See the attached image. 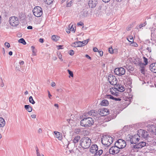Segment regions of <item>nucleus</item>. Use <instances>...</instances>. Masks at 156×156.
<instances>
[{
  "label": "nucleus",
  "mask_w": 156,
  "mask_h": 156,
  "mask_svg": "<svg viewBox=\"0 0 156 156\" xmlns=\"http://www.w3.org/2000/svg\"><path fill=\"white\" fill-rule=\"evenodd\" d=\"M147 130L150 135L153 137L152 140L150 141V144L156 146V123L149 124L147 126Z\"/></svg>",
  "instance_id": "f257e3e1"
},
{
  "label": "nucleus",
  "mask_w": 156,
  "mask_h": 156,
  "mask_svg": "<svg viewBox=\"0 0 156 156\" xmlns=\"http://www.w3.org/2000/svg\"><path fill=\"white\" fill-rule=\"evenodd\" d=\"M94 123L93 119L90 117L84 118L80 121V125L85 127H88L91 126Z\"/></svg>",
  "instance_id": "f03ea898"
},
{
  "label": "nucleus",
  "mask_w": 156,
  "mask_h": 156,
  "mask_svg": "<svg viewBox=\"0 0 156 156\" xmlns=\"http://www.w3.org/2000/svg\"><path fill=\"white\" fill-rule=\"evenodd\" d=\"M91 140L88 137H84L82 138L80 141V145L83 148H88L91 144Z\"/></svg>",
  "instance_id": "7ed1b4c3"
},
{
  "label": "nucleus",
  "mask_w": 156,
  "mask_h": 156,
  "mask_svg": "<svg viewBox=\"0 0 156 156\" xmlns=\"http://www.w3.org/2000/svg\"><path fill=\"white\" fill-rule=\"evenodd\" d=\"M113 141V138L109 136L105 135L101 138V143L106 147L109 146Z\"/></svg>",
  "instance_id": "20e7f679"
},
{
  "label": "nucleus",
  "mask_w": 156,
  "mask_h": 156,
  "mask_svg": "<svg viewBox=\"0 0 156 156\" xmlns=\"http://www.w3.org/2000/svg\"><path fill=\"white\" fill-rule=\"evenodd\" d=\"M34 15L37 17H40L42 15L43 11L42 8L40 6L35 7L32 10Z\"/></svg>",
  "instance_id": "39448f33"
},
{
  "label": "nucleus",
  "mask_w": 156,
  "mask_h": 156,
  "mask_svg": "<svg viewBox=\"0 0 156 156\" xmlns=\"http://www.w3.org/2000/svg\"><path fill=\"white\" fill-rule=\"evenodd\" d=\"M139 138L138 135L137 134L133 136L129 135L127 136V139L128 141H130L131 144H133L136 143L139 141Z\"/></svg>",
  "instance_id": "423d86ee"
},
{
  "label": "nucleus",
  "mask_w": 156,
  "mask_h": 156,
  "mask_svg": "<svg viewBox=\"0 0 156 156\" xmlns=\"http://www.w3.org/2000/svg\"><path fill=\"white\" fill-rule=\"evenodd\" d=\"M9 22L10 24L13 27H16L19 23L18 18L16 16L10 17L9 19Z\"/></svg>",
  "instance_id": "0eeeda50"
},
{
  "label": "nucleus",
  "mask_w": 156,
  "mask_h": 156,
  "mask_svg": "<svg viewBox=\"0 0 156 156\" xmlns=\"http://www.w3.org/2000/svg\"><path fill=\"white\" fill-rule=\"evenodd\" d=\"M115 145L119 149H122L126 147V143L125 141L122 139H119L115 143Z\"/></svg>",
  "instance_id": "6e6552de"
},
{
  "label": "nucleus",
  "mask_w": 156,
  "mask_h": 156,
  "mask_svg": "<svg viewBox=\"0 0 156 156\" xmlns=\"http://www.w3.org/2000/svg\"><path fill=\"white\" fill-rule=\"evenodd\" d=\"M125 70L122 67L117 68L114 70L115 73L118 76H121L123 75L125 73Z\"/></svg>",
  "instance_id": "1a4fd4ad"
},
{
  "label": "nucleus",
  "mask_w": 156,
  "mask_h": 156,
  "mask_svg": "<svg viewBox=\"0 0 156 156\" xmlns=\"http://www.w3.org/2000/svg\"><path fill=\"white\" fill-rule=\"evenodd\" d=\"M108 80L112 85H115L117 83V80L115 77L112 74H109L108 76Z\"/></svg>",
  "instance_id": "9d476101"
},
{
  "label": "nucleus",
  "mask_w": 156,
  "mask_h": 156,
  "mask_svg": "<svg viewBox=\"0 0 156 156\" xmlns=\"http://www.w3.org/2000/svg\"><path fill=\"white\" fill-rule=\"evenodd\" d=\"M108 110L106 108H102L98 109V112L101 116H105L109 114Z\"/></svg>",
  "instance_id": "9b49d317"
},
{
  "label": "nucleus",
  "mask_w": 156,
  "mask_h": 156,
  "mask_svg": "<svg viewBox=\"0 0 156 156\" xmlns=\"http://www.w3.org/2000/svg\"><path fill=\"white\" fill-rule=\"evenodd\" d=\"M119 151V149L115 145L109 149V153L110 154H118Z\"/></svg>",
  "instance_id": "f8f14e48"
},
{
  "label": "nucleus",
  "mask_w": 156,
  "mask_h": 156,
  "mask_svg": "<svg viewBox=\"0 0 156 156\" xmlns=\"http://www.w3.org/2000/svg\"><path fill=\"white\" fill-rule=\"evenodd\" d=\"M88 15V12L86 9H84L79 13L80 18H82L87 17Z\"/></svg>",
  "instance_id": "ddd939ff"
},
{
  "label": "nucleus",
  "mask_w": 156,
  "mask_h": 156,
  "mask_svg": "<svg viewBox=\"0 0 156 156\" xmlns=\"http://www.w3.org/2000/svg\"><path fill=\"white\" fill-rule=\"evenodd\" d=\"M146 143L145 142L142 141L140 142L135 145L133 146V148L134 149L141 148L146 146Z\"/></svg>",
  "instance_id": "4468645a"
},
{
  "label": "nucleus",
  "mask_w": 156,
  "mask_h": 156,
  "mask_svg": "<svg viewBox=\"0 0 156 156\" xmlns=\"http://www.w3.org/2000/svg\"><path fill=\"white\" fill-rule=\"evenodd\" d=\"M98 150V147L96 144H94L91 145L90 148V151L93 154L95 153Z\"/></svg>",
  "instance_id": "2eb2a0df"
},
{
  "label": "nucleus",
  "mask_w": 156,
  "mask_h": 156,
  "mask_svg": "<svg viewBox=\"0 0 156 156\" xmlns=\"http://www.w3.org/2000/svg\"><path fill=\"white\" fill-rule=\"evenodd\" d=\"M97 2L95 0H89L88 4L90 7L93 8L96 5Z\"/></svg>",
  "instance_id": "dca6fc26"
},
{
  "label": "nucleus",
  "mask_w": 156,
  "mask_h": 156,
  "mask_svg": "<svg viewBox=\"0 0 156 156\" xmlns=\"http://www.w3.org/2000/svg\"><path fill=\"white\" fill-rule=\"evenodd\" d=\"M110 92L113 95L117 96L118 95V92H117L116 87H112L110 89Z\"/></svg>",
  "instance_id": "f3484780"
},
{
  "label": "nucleus",
  "mask_w": 156,
  "mask_h": 156,
  "mask_svg": "<svg viewBox=\"0 0 156 156\" xmlns=\"http://www.w3.org/2000/svg\"><path fill=\"white\" fill-rule=\"evenodd\" d=\"M150 69L151 71L156 73V63H153L150 66Z\"/></svg>",
  "instance_id": "a211bd4d"
},
{
  "label": "nucleus",
  "mask_w": 156,
  "mask_h": 156,
  "mask_svg": "<svg viewBox=\"0 0 156 156\" xmlns=\"http://www.w3.org/2000/svg\"><path fill=\"white\" fill-rule=\"evenodd\" d=\"M54 133L55 135V137L59 140H61L62 139V136L61 133L57 131H54Z\"/></svg>",
  "instance_id": "6ab92c4d"
},
{
  "label": "nucleus",
  "mask_w": 156,
  "mask_h": 156,
  "mask_svg": "<svg viewBox=\"0 0 156 156\" xmlns=\"http://www.w3.org/2000/svg\"><path fill=\"white\" fill-rule=\"evenodd\" d=\"M105 98L108 99H111L113 100H115V101H120L121 99L119 98H114L113 96L110 95H106L105 96Z\"/></svg>",
  "instance_id": "aec40b11"
},
{
  "label": "nucleus",
  "mask_w": 156,
  "mask_h": 156,
  "mask_svg": "<svg viewBox=\"0 0 156 156\" xmlns=\"http://www.w3.org/2000/svg\"><path fill=\"white\" fill-rule=\"evenodd\" d=\"M116 87L117 91L122 92L125 90V87L124 86L120 85L118 86L117 85Z\"/></svg>",
  "instance_id": "412c9836"
},
{
  "label": "nucleus",
  "mask_w": 156,
  "mask_h": 156,
  "mask_svg": "<svg viewBox=\"0 0 156 156\" xmlns=\"http://www.w3.org/2000/svg\"><path fill=\"white\" fill-rule=\"evenodd\" d=\"M108 102L107 100L104 99L100 103V105L102 106H107L108 105Z\"/></svg>",
  "instance_id": "4be33fe9"
},
{
  "label": "nucleus",
  "mask_w": 156,
  "mask_h": 156,
  "mask_svg": "<svg viewBox=\"0 0 156 156\" xmlns=\"http://www.w3.org/2000/svg\"><path fill=\"white\" fill-rule=\"evenodd\" d=\"M5 124V122L4 119L3 118L0 117V128L3 127Z\"/></svg>",
  "instance_id": "5701e85b"
},
{
  "label": "nucleus",
  "mask_w": 156,
  "mask_h": 156,
  "mask_svg": "<svg viewBox=\"0 0 156 156\" xmlns=\"http://www.w3.org/2000/svg\"><path fill=\"white\" fill-rule=\"evenodd\" d=\"M132 79L130 77H128L126 78L125 79V81H126L127 84L130 86L132 83Z\"/></svg>",
  "instance_id": "b1692460"
},
{
  "label": "nucleus",
  "mask_w": 156,
  "mask_h": 156,
  "mask_svg": "<svg viewBox=\"0 0 156 156\" xmlns=\"http://www.w3.org/2000/svg\"><path fill=\"white\" fill-rule=\"evenodd\" d=\"M24 108L29 112H31L32 111V107L30 106L29 105H25L24 106Z\"/></svg>",
  "instance_id": "393cba45"
},
{
  "label": "nucleus",
  "mask_w": 156,
  "mask_h": 156,
  "mask_svg": "<svg viewBox=\"0 0 156 156\" xmlns=\"http://www.w3.org/2000/svg\"><path fill=\"white\" fill-rule=\"evenodd\" d=\"M80 42V41L75 42L74 43H72V46L74 47H82V45L81 44L78 43Z\"/></svg>",
  "instance_id": "a878e982"
},
{
  "label": "nucleus",
  "mask_w": 156,
  "mask_h": 156,
  "mask_svg": "<svg viewBox=\"0 0 156 156\" xmlns=\"http://www.w3.org/2000/svg\"><path fill=\"white\" fill-rule=\"evenodd\" d=\"M103 151L102 150H100L97 151L95 152L94 156H100L103 153Z\"/></svg>",
  "instance_id": "bb28decb"
},
{
  "label": "nucleus",
  "mask_w": 156,
  "mask_h": 156,
  "mask_svg": "<svg viewBox=\"0 0 156 156\" xmlns=\"http://www.w3.org/2000/svg\"><path fill=\"white\" fill-rule=\"evenodd\" d=\"M31 48L32 50V55L34 56L36 55V53L37 52V50L33 46H32L31 47Z\"/></svg>",
  "instance_id": "cd10ccee"
},
{
  "label": "nucleus",
  "mask_w": 156,
  "mask_h": 156,
  "mask_svg": "<svg viewBox=\"0 0 156 156\" xmlns=\"http://www.w3.org/2000/svg\"><path fill=\"white\" fill-rule=\"evenodd\" d=\"M149 132H147V131H146L144 130L141 136V137L144 138H147L149 135Z\"/></svg>",
  "instance_id": "c85d7f7f"
},
{
  "label": "nucleus",
  "mask_w": 156,
  "mask_h": 156,
  "mask_svg": "<svg viewBox=\"0 0 156 156\" xmlns=\"http://www.w3.org/2000/svg\"><path fill=\"white\" fill-rule=\"evenodd\" d=\"M144 131V130L141 129L139 130L138 131V132L137 135H138L139 137V138L140 137L141 138V136H142L143 133Z\"/></svg>",
  "instance_id": "c756f323"
},
{
  "label": "nucleus",
  "mask_w": 156,
  "mask_h": 156,
  "mask_svg": "<svg viewBox=\"0 0 156 156\" xmlns=\"http://www.w3.org/2000/svg\"><path fill=\"white\" fill-rule=\"evenodd\" d=\"M89 41V40L88 39L86 40L85 41H80L78 43H80L82 45V47L83 46V45H86L87 44Z\"/></svg>",
  "instance_id": "7c9ffc66"
},
{
  "label": "nucleus",
  "mask_w": 156,
  "mask_h": 156,
  "mask_svg": "<svg viewBox=\"0 0 156 156\" xmlns=\"http://www.w3.org/2000/svg\"><path fill=\"white\" fill-rule=\"evenodd\" d=\"M80 139V136H77L75 137L73 140L74 143L75 144L77 143Z\"/></svg>",
  "instance_id": "2f4dec72"
},
{
  "label": "nucleus",
  "mask_w": 156,
  "mask_h": 156,
  "mask_svg": "<svg viewBox=\"0 0 156 156\" xmlns=\"http://www.w3.org/2000/svg\"><path fill=\"white\" fill-rule=\"evenodd\" d=\"M59 37L57 36L53 35L52 36V39L55 41H57L59 39Z\"/></svg>",
  "instance_id": "473e14b6"
},
{
  "label": "nucleus",
  "mask_w": 156,
  "mask_h": 156,
  "mask_svg": "<svg viewBox=\"0 0 156 156\" xmlns=\"http://www.w3.org/2000/svg\"><path fill=\"white\" fill-rule=\"evenodd\" d=\"M36 151L37 156H44L43 154L40 153L37 147H36Z\"/></svg>",
  "instance_id": "72a5a7b5"
},
{
  "label": "nucleus",
  "mask_w": 156,
  "mask_h": 156,
  "mask_svg": "<svg viewBox=\"0 0 156 156\" xmlns=\"http://www.w3.org/2000/svg\"><path fill=\"white\" fill-rule=\"evenodd\" d=\"M127 40L130 42H133V39L132 36H129L127 38Z\"/></svg>",
  "instance_id": "f704fd0d"
},
{
  "label": "nucleus",
  "mask_w": 156,
  "mask_h": 156,
  "mask_svg": "<svg viewBox=\"0 0 156 156\" xmlns=\"http://www.w3.org/2000/svg\"><path fill=\"white\" fill-rule=\"evenodd\" d=\"M19 42L22 43L24 45H25L26 44V43L25 40L23 38L20 39L19 40Z\"/></svg>",
  "instance_id": "c9c22d12"
},
{
  "label": "nucleus",
  "mask_w": 156,
  "mask_h": 156,
  "mask_svg": "<svg viewBox=\"0 0 156 156\" xmlns=\"http://www.w3.org/2000/svg\"><path fill=\"white\" fill-rule=\"evenodd\" d=\"M29 101L30 103L32 104H34L35 103V101L34 100L32 96H30L29 97Z\"/></svg>",
  "instance_id": "e433bc0d"
},
{
  "label": "nucleus",
  "mask_w": 156,
  "mask_h": 156,
  "mask_svg": "<svg viewBox=\"0 0 156 156\" xmlns=\"http://www.w3.org/2000/svg\"><path fill=\"white\" fill-rule=\"evenodd\" d=\"M88 114L89 115H92L93 116L94 115L95 112L94 110H90L88 112Z\"/></svg>",
  "instance_id": "4c0bfd02"
},
{
  "label": "nucleus",
  "mask_w": 156,
  "mask_h": 156,
  "mask_svg": "<svg viewBox=\"0 0 156 156\" xmlns=\"http://www.w3.org/2000/svg\"><path fill=\"white\" fill-rule=\"evenodd\" d=\"M143 58L144 59V62L145 63L144 64V66H146L148 64V62L147 59L145 57H143Z\"/></svg>",
  "instance_id": "58836bf2"
},
{
  "label": "nucleus",
  "mask_w": 156,
  "mask_h": 156,
  "mask_svg": "<svg viewBox=\"0 0 156 156\" xmlns=\"http://www.w3.org/2000/svg\"><path fill=\"white\" fill-rule=\"evenodd\" d=\"M46 4L48 5H50L51 4L54 0H44Z\"/></svg>",
  "instance_id": "ea45409f"
},
{
  "label": "nucleus",
  "mask_w": 156,
  "mask_h": 156,
  "mask_svg": "<svg viewBox=\"0 0 156 156\" xmlns=\"http://www.w3.org/2000/svg\"><path fill=\"white\" fill-rule=\"evenodd\" d=\"M72 25V27L70 28V30L73 32V33H74L76 30L75 27L73 26V25Z\"/></svg>",
  "instance_id": "a19ab883"
},
{
  "label": "nucleus",
  "mask_w": 156,
  "mask_h": 156,
  "mask_svg": "<svg viewBox=\"0 0 156 156\" xmlns=\"http://www.w3.org/2000/svg\"><path fill=\"white\" fill-rule=\"evenodd\" d=\"M147 24V23L146 22H144L143 23H141L139 26V27L140 28H141L142 27H143L145 26Z\"/></svg>",
  "instance_id": "79ce46f5"
},
{
  "label": "nucleus",
  "mask_w": 156,
  "mask_h": 156,
  "mask_svg": "<svg viewBox=\"0 0 156 156\" xmlns=\"http://www.w3.org/2000/svg\"><path fill=\"white\" fill-rule=\"evenodd\" d=\"M67 71H68L69 74L70 75V76H71L72 77H73V72L70 71L69 69H68Z\"/></svg>",
  "instance_id": "37998d69"
},
{
  "label": "nucleus",
  "mask_w": 156,
  "mask_h": 156,
  "mask_svg": "<svg viewBox=\"0 0 156 156\" xmlns=\"http://www.w3.org/2000/svg\"><path fill=\"white\" fill-rule=\"evenodd\" d=\"M72 4V2L70 1L69 2H67L66 6L68 7H70L71 6Z\"/></svg>",
  "instance_id": "c03bdc74"
},
{
  "label": "nucleus",
  "mask_w": 156,
  "mask_h": 156,
  "mask_svg": "<svg viewBox=\"0 0 156 156\" xmlns=\"http://www.w3.org/2000/svg\"><path fill=\"white\" fill-rule=\"evenodd\" d=\"M81 129H75L74 132L76 133H79L80 132Z\"/></svg>",
  "instance_id": "a18cd8bd"
},
{
  "label": "nucleus",
  "mask_w": 156,
  "mask_h": 156,
  "mask_svg": "<svg viewBox=\"0 0 156 156\" xmlns=\"http://www.w3.org/2000/svg\"><path fill=\"white\" fill-rule=\"evenodd\" d=\"M69 55L71 56L73 55L74 54V51L72 50H70L69 51Z\"/></svg>",
  "instance_id": "49530a36"
},
{
  "label": "nucleus",
  "mask_w": 156,
  "mask_h": 156,
  "mask_svg": "<svg viewBox=\"0 0 156 156\" xmlns=\"http://www.w3.org/2000/svg\"><path fill=\"white\" fill-rule=\"evenodd\" d=\"M108 51L109 53L111 54L113 53V50L112 47L109 48Z\"/></svg>",
  "instance_id": "de8ad7c7"
},
{
  "label": "nucleus",
  "mask_w": 156,
  "mask_h": 156,
  "mask_svg": "<svg viewBox=\"0 0 156 156\" xmlns=\"http://www.w3.org/2000/svg\"><path fill=\"white\" fill-rule=\"evenodd\" d=\"M5 46H6L8 48H9V47H10V44H9V43L7 42H6L5 44Z\"/></svg>",
  "instance_id": "09e8293b"
},
{
  "label": "nucleus",
  "mask_w": 156,
  "mask_h": 156,
  "mask_svg": "<svg viewBox=\"0 0 156 156\" xmlns=\"http://www.w3.org/2000/svg\"><path fill=\"white\" fill-rule=\"evenodd\" d=\"M141 73L143 74H144L145 73V71H144V67L141 68L140 69Z\"/></svg>",
  "instance_id": "8fccbe9b"
},
{
  "label": "nucleus",
  "mask_w": 156,
  "mask_h": 156,
  "mask_svg": "<svg viewBox=\"0 0 156 156\" xmlns=\"http://www.w3.org/2000/svg\"><path fill=\"white\" fill-rule=\"evenodd\" d=\"M146 50L148 51L149 52H151V47H147L146 48Z\"/></svg>",
  "instance_id": "3c124183"
},
{
  "label": "nucleus",
  "mask_w": 156,
  "mask_h": 156,
  "mask_svg": "<svg viewBox=\"0 0 156 156\" xmlns=\"http://www.w3.org/2000/svg\"><path fill=\"white\" fill-rule=\"evenodd\" d=\"M1 83L0 84V86H1V87H3L4 86V83L3 82L2 80V78H1Z\"/></svg>",
  "instance_id": "603ef678"
},
{
  "label": "nucleus",
  "mask_w": 156,
  "mask_h": 156,
  "mask_svg": "<svg viewBox=\"0 0 156 156\" xmlns=\"http://www.w3.org/2000/svg\"><path fill=\"white\" fill-rule=\"evenodd\" d=\"M78 25L82 26L83 25V22H80L77 23V24Z\"/></svg>",
  "instance_id": "864d4df0"
},
{
  "label": "nucleus",
  "mask_w": 156,
  "mask_h": 156,
  "mask_svg": "<svg viewBox=\"0 0 156 156\" xmlns=\"http://www.w3.org/2000/svg\"><path fill=\"white\" fill-rule=\"evenodd\" d=\"M62 55H61L60 53L59 54V55H58V58H59V59H60V60H61L62 61L63 60L62 59Z\"/></svg>",
  "instance_id": "5fc2aeb1"
},
{
  "label": "nucleus",
  "mask_w": 156,
  "mask_h": 156,
  "mask_svg": "<svg viewBox=\"0 0 156 156\" xmlns=\"http://www.w3.org/2000/svg\"><path fill=\"white\" fill-rule=\"evenodd\" d=\"M131 26H128V27L126 28V30L127 31H129L131 29Z\"/></svg>",
  "instance_id": "6e6d98bb"
},
{
  "label": "nucleus",
  "mask_w": 156,
  "mask_h": 156,
  "mask_svg": "<svg viewBox=\"0 0 156 156\" xmlns=\"http://www.w3.org/2000/svg\"><path fill=\"white\" fill-rule=\"evenodd\" d=\"M36 115L35 114H33L31 115V117L32 118L35 119L36 118Z\"/></svg>",
  "instance_id": "4d7b16f0"
},
{
  "label": "nucleus",
  "mask_w": 156,
  "mask_h": 156,
  "mask_svg": "<svg viewBox=\"0 0 156 156\" xmlns=\"http://www.w3.org/2000/svg\"><path fill=\"white\" fill-rule=\"evenodd\" d=\"M99 53L100 56H102L103 55V52L102 51H100Z\"/></svg>",
  "instance_id": "13d9d810"
},
{
  "label": "nucleus",
  "mask_w": 156,
  "mask_h": 156,
  "mask_svg": "<svg viewBox=\"0 0 156 156\" xmlns=\"http://www.w3.org/2000/svg\"><path fill=\"white\" fill-rule=\"evenodd\" d=\"M93 50L94 52H96L98 51V49L96 48H94L93 49Z\"/></svg>",
  "instance_id": "bf43d9fd"
},
{
  "label": "nucleus",
  "mask_w": 156,
  "mask_h": 156,
  "mask_svg": "<svg viewBox=\"0 0 156 156\" xmlns=\"http://www.w3.org/2000/svg\"><path fill=\"white\" fill-rule=\"evenodd\" d=\"M51 85L52 87H54L55 86V83L54 82H52L51 83Z\"/></svg>",
  "instance_id": "052dcab7"
},
{
  "label": "nucleus",
  "mask_w": 156,
  "mask_h": 156,
  "mask_svg": "<svg viewBox=\"0 0 156 156\" xmlns=\"http://www.w3.org/2000/svg\"><path fill=\"white\" fill-rule=\"evenodd\" d=\"M39 41L40 42L42 43L44 42L43 39L42 38H40L39 40Z\"/></svg>",
  "instance_id": "680f3d73"
},
{
  "label": "nucleus",
  "mask_w": 156,
  "mask_h": 156,
  "mask_svg": "<svg viewBox=\"0 0 156 156\" xmlns=\"http://www.w3.org/2000/svg\"><path fill=\"white\" fill-rule=\"evenodd\" d=\"M48 96L49 98L51 99V97L52 96L51 95V94H50V92L49 91H48Z\"/></svg>",
  "instance_id": "e2e57ef3"
},
{
  "label": "nucleus",
  "mask_w": 156,
  "mask_h": 156,
  "mask_svg": "<svg viewBox=\"0 0 156 156\" xmlns=\"http://www.w3.org/2000/svg\"><path fill=\"white\" fill-rule=\"evenodd\" d=\"M85 57L87 58H88L89 59H91V57L90 56H89L88 55H86Z\"/></svg>",
  "instance_id": "0e129e2a"
},
{
  "label": "nucleus",
  "mask_w": 156,
  "mask_h": 156,
  "mask_svg": "<svg viewBox=\"0 0 156 156\" xmlns=\"http://www.w3.org/2000/svg\"><path fill=\"white\" fill-rule=\"evenodd\" d=\"M2 52L4 55H5V51L4 48H2Z\"/></svg>",
  "instance_id": "69168bd1"
},
{
  "label": "nucleus",
  "mask_w": 156,
  "mask_h": 156,
  "mask_svg": "<svg viewBox=\"0 0 156 156\" xmlns=\"http://www.w3.org/2000/svg\"><path fill=\"white\" fill-rule=\"evenodd\" d=\"M42 132V130L40 128L38 130V132L39 133H41Z\"/></svg>",
  "instance_id": "338daca9"
},
{
  "label": "nucleus",
  "mask_w": 156,
  "mask_h": 156,
  "mask_svg": "<svg viewBox=\"0 0 156 156\" xmlns=\"http://www.w3.org/2000/svg\"><path fill=\"white\" fill-rule=\"evenodd\" d=\"M27 28L28 29H32L33 27L31 26H29L27 27Z\"/></svg>",
  "instance_id": "774afa93"
}]
</instances>
